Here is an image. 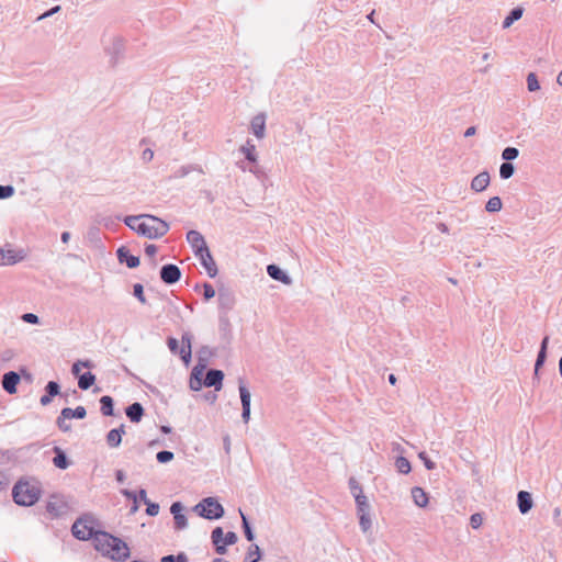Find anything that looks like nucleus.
I'll use <instances>...</instances> for the list:
<instances>
[{"mask_svg":"<svg viewBox=\"0 0 562 562\" xmlns=\"http://www.w3.org/2000/svg\"><path fill=\"white\" fill-rule=\"evenodd\" d=\"M93 546L102 555L114 561H125L130 557L128 546L105 531H97L93 537Z\"/></svg>","mask_w":562,"mask_h":562,"instance_id":"obj_1","label":"nucleus"},{"mask_svg":"<svg viewBox=\"0 0 562 562\" xmlns=\"http://www.w3.org/2000/svg\"><path fill=\"white\" fill-rule=\"evenodd\" d=\"M125 224L137 234L147 238H159L168 232V224L153 215L127 216Z\"/></svg>","mask_w":562,"mask_h":562,"instance_id":"obj_2","label":"nucleus"},{"mask_svg":"<svg viewBox=\"0 0 562 562\" xmlns=\"http://www.w3.org/2000/svg\"><path fill=\"white\" fill-rule=\"evenodd\" d=\"M41 496V488L37 484L21 481L13 487L14 502L22 506H32Z\"/></svg>","mask_w":562,"mask_h":562,"instance_id":"obj_3","label":"nucleus"},{"mask_svg":"<svg viewBox=\"0 0 562 562\" xmlns=\"http://www.w3.org/2000/svg\"><path fill=\"white\" fill-rule=\"evenodd\" d=\"M195 510L200 514V516L207 519H217L221 518L224 514L222 505L212 497L205 498L199 503L195 506Z\"/></svg>","mask_w":562,"mask_h":562,"instance_id":"obj_4","label":"nucleus"},{"mask_svg":"<svg viewBox=\"0 0 562 562\" xmlns=\"http://www.w3.org/2000/svg\"><path fill=\"white\" fill-rule=\"evenodd\" d=\"M212 541L215 546L216 552L218 554L226 553V547L229 544H234L237 541V536L233 531H228L224 535V531L221 527H216L212 531Z\"/></svg>","mask_w":562,"mask_h":562,"instance_id":"obj_5","label":"nucleus"},{"mask_svg":"<svg viewBox=\"0 0 562 562\" xmlns=\"http://www.w3.org/2000/svg\"><path fill=\"white\" fill-rule=\"evenodd\" d=\"M87 415L86 408L83 406H78L76 409L64 408L60 413V416L57 419V424L59 428L64 431H68L70 429L69 425L66 424L67 419L79 418L82 419Z\"/></svg>","mask_w":562,"mask_h":562,"instance_id":"obj_6","label":"nucleus"},{"mask_svg":"<svg viewBox=\"0 0 562 562\" xmlns=\"http://www.w3.org/2000/svg\"><path fill=\"white\" fill-rule=\"evenodd\" d=\"M25 257L23 250L11 247L0 248V266H11L20 262Z\"/></svg>","mask_w":562,"mask_h":562,"instance_id":"obj_7","label":"nucleus"},{"mask_svg":"<svg viewBox=\"0 0 562 562\" xmlns=\"http://www.w3.org/2000/svg\"><path fill=\"white\" fill-rule=\"evenodd\" d=\"M72 535L79 540H89L93 539L94 533L91 526L88 525L87 521L82 519H78L71 528Z\"/></svg>","mask_w":562,"mask_h":562,"instance_id":"obj_8","label":"nucleus"},{"mask_svg":"<svg viewBox=\"0 0 562 562\" xmlns=\"http://www.w3.org/2000/svg\"><path fill=\"white\" fill-rule=\"evenodd\" d=\"M196 256L200 258L202 266L204 267L206 273L214 278L217 274V267L216 263L207 249H202L201 252L196 254Z\"/></svg>","mask_w":562,"mask_h":562,"instance_id":"obj_9","label":"nucleus"},{"mask_svg":"<svg viewBox=\"0 0 562 562\" xmlns=\"http://www.w3.org/2000/svg\"><path fill=\"white\" fill-rule=\"evenodd\" d=\"M180 277V269L176 265H166L161 268L160 278L165 283H176Z\"/></svg>","mask_w":562,"mask_h":562,"instance_id":"obj_10","label":"nucleus"},{"mask_svg":"<svg viewBox=\"0 0 562 562\" xmlns=\"http://www.w3.org/2000/svg\"><path fill=\"white\" fill-rule=\"evenodd\" d=\"M187 239H188L189 244L192 246V248L194 249L195 255L201 252L202 249H207V246L205 244L203 236L196 231H190L187 234Z\"/></svg>","mask_w":562,"mask_h":562,"instance_id":"obj_11","label":"nucleus"},{"mask_svg":"<svg viewBox=\"0 0 562 562\" xmlns=\"http://www.w3.org/2000/svg\"><path fill=\"white\" fill-rule=\"evenodd\" d=\"M239 394L243 405V419L247 423L250 417V393L243 382L239 384Z\"/></svg>","mask_w":562,"mask_h":562,"instance_id":"obj_12","label":"nucleus"},{"mask_svg":"<svg viewBox=\"0 0 562 562\" xmlns=\"http://www.w3.org/2000/svg\"><path fill=\"white\" fill-rule=\"evenodd\" d=\"M20 382V375L10 371L3 375L2 386L9 394L16 393V385Z\"/></svg>","mask_w":562,"mask_h":562,"instance_id":"obj_13","label":"nucleus"},{"mask_svg":"<svg viewBox=\"0 0 562 562\" xmlns=\"http://www.w3.org/2000/svg\"><path fill=\"white\" fill-rule=\"evenodd\" d=\"M179 353L180 358L182 359V361L188 366L190 363V360H191V337L190 335L188 334H184L182 335L181 337V346H180V349L179 351L177 352Z\"/></svg>","mask_w":562,"mask_h":562,"instance_id":"obj_14","label":"nucleus"},{"mask_svg":"<svg viewBox=\"0 0 562 562\" xmlns=\"http://www.w3.org/2000/svg\"><path fill=\"white\" fill-rule=\"evenodd\" d=\"M117 258L120 262H125L128 268H136L139 265V258L131 255L126 247L117 249Z\"/></svg>","mask_w":562,"mask_h":562,"instance_id":"obj_15","label":"nucleus"},{"mask_svg":"<svg viewBox=\"0 0 562 562\" xmlns=\"http://www.w3.org/2000/svg\"><path fill=\"white\" fill-rule=\"evenodd\" d=\"M251 131L257 138L265 137L266 116L263 114H258L251 120Z\"/></svg>","mask_w":562,"mask_h":562,"instance_id":"obj_16","label":"nucleus"},{"mask_svg":"<svg viewBox=\"0 0 562 562\" xmlns=\"http://www.w3.org/2000/svg\"><path fill=\"white\" fill-rule=\"evenodd\" d=\"M224 374L220 370H210L206 373L204 385L207 387L215 386L216 390H220L222 387V381H223Z\"/></svg>","mask_w":562,"mask_h":562,"instance_id":"obj_17","label":"nucleus"},{"mask_svg":"<svg viewBox=\"0 0 562 562\" xmlns=\"http://www.w3.org/2000/svg\"><path fill=\"white\" fill-rule=\"evenodd\" d=\"M125 434L124 425H121L119 428L112 429L106 435V442L110 447L116 448L120 446L122 441V436Z\"/></svg>","mask_w":562,"mask_h":562,"instance_id":"obj_18","label":"nucleus"},{"mask_svg":"<svg viewBox=\"0 0 562 562\" xmlns=\"http://www.w3.org/2000/svg\"><path fill=\"white\" fill-rule=\"evenodd\" d=\"M171 513L173 514L175 525L177 529H183L187 527V518L181 513L182 506L180 503H173L170 508Z\"/></svg>","mask_w":562,"mask_h":562,"instance_id":"obj_19","label":"nucleus"},{"mask_svg":"<svg viewBox=\"0 0 562 562\" xmlns=\"http://www.w3.org/2000/svg\"><path fill=\"white\" fill-rule=\"evenodd\" d=\"M267 272L274 280H278L284 284L291 283L290 277L276 265H269L267 267Z\"/></svg>","mask_w":562,"mask_h":562,"instance_id":"obj_20","label":"nucleus"},{"mask_svg":"<svg viewBox=\"0 0 562 562\" xmlns=\"http://www.w3.org/2000/svg\"><path fill=\"white\" fill-rule=\"evenodd\" d=\"M488 183H490V175L487 172H481L473 178V180L471 182V188L476 192H481L486 189Z\"/></svg>","mask_w":562,"mask_h":562,"instance_id":"obj_21","label":"nucleus"},{"mask_svg":"<svg viewBox=\"0 0 562 562\" xmlns=\"http://www.w3.org/2000/svg\"><path fill=\"white\" fill-rule=\"evenodd\" d=\"M518 507L521 514L528 513L532 507L531 495L526 491L518 493Z\"/></svg>","mask_w":562,"mask_h":562,"instance_id":"obj_22","label":"nucleus"},{"mask_svg":"<svg viewBox=\"0 0 562 562\" xmlns=\"http://www.w3.org/2000/svg\"><path fill=\"white\" fill-rule=\"evenodd\" d=\"M144 415L143 406L139 403H134L126 408V416L133 422L138 423Z\"/></svg>","mask_w":562,"mask_h":562,"instance_id":"obj_23","label":"nucleus"},{"mask_svg":"<svg viewBox=\"0 0 562 562\" xmlns=\"http://www.w3.org/2000/svg\"><path fill=\"white\" fill-rule=\"evenodd\" d=\"M412 497L418 507H426L428 504V495L422 487H413Z\"/></svg>","mask_w":562,"mask_h":562,"instance_id":"obj_24","label":"nucleus"},{"mask_svg":"<svg viewBox=\"0 0 562 562\" xmlns=\"http://www.w3.org/2000/svg\"><path fill=\"white\" fill-rule=\"evenodd\" d=\"M54 451L56 453V456L53 459L54 465L58 469H66L68 467V460L64 451L58 447H55Z\"/></svg>","mask_w":562,"mask_h":562,"instance_id":"obj_25","label":"nucleus"},{"mask_svg":"<svg viewBox=\"0 0 562 562\" xmlns=\"http://www.w3.org/2000/svg\"><path fill=\"white\" fill-rule=\"evenodd\" d=\"M240 150L247 160L254 164L257 161L256 146L250 140H247L246 144L241 146Z\"/></svg>","mask_w":562,"mask_h":562,"instance_id":"obj_26","label":"nucleus"},{"mask_svg":"<svg viewBox=\"0 0 562 562\" xmlns=\"http://www.w3.org/2000/svg\"><path fill=\"white\" fill-rule=\"evenodd\" d=\"M95 381L94 374L91 372L83 373L78 378V386L81 390H88Z\"/></svg>","mask_w":562,"mask_h":562,"instance_id":"obj_27","label":"nucleus"},{"mask_svg":"<svg viewBox=\"0 0 562 562\" xmlns=\"http://www.w3.org/2000/svg\"><path fill=\"white\" fill-rule=\"evenodd\" d=\"M63 503L58 499L49 501L46 505V510L52 518H56L61 514Z\"/></svg>","mask_w":562,"mask_h":562,"instance_id":"obj_28","label":"nucleus"},{"mask_svg":"<svg viewBox=\"0 0 562 562\" xmlns=\"http://www.w3.org/2000/svg\"><path fill=\"white\" fill-rule=\"evenodd\" d=\"M548 342H549V338L544 337L542 340V344H541L540 351L537 357L536 366H535L536 373L538 372L539 368L543 364V362L546 360Z\"/></svg>","mask_w":562,"mask_h":562,"instance_id":"obj_29","label":"nucleus"},{"mask_svg":"<svg viewBox=\"0 0 562 562\" xmlns=\"http://www.w3.org/2000/svg\"><path fill=\"white\" fill-rule=\"evenodd\" d=\"M101 412L104 416L113 415V400L111 396L104 395L100 400Z\"/></svg>","mask_w":562,"mask_h":562,"instance_id":"obj_30","label":"nucleus"},{"mask_svg":"<svg viewBox=\"0 0 562 562\" xmlns=\"http://www.w3.org/2000/svg\"><path fill=\"white\" fill-rule=\"evenodd\" d=\"M522 15V9L516 8L514 9L509 15L504 20L503 27H509L515 21L519 20Z\"/></svg>","mask_w":562,"mask_h":562,"instance_id":"obj_31","label":"nucleus"},{"mask_svg":"<svg viewBox=\"0 0 562 562\" xmlns=\"http://www.w3.org/2000/svg\"><path fill=\"white\" fill-rule=\"evenodd\" d=\"M260 560V549L257 544H251L248 549L244 562H258Z\"/></svg>","mask_w":562,"mask_h":562,"instance_id":"obj_32","label":"nucleus"},{"mask_svg":"<svg viewBox=\"0 0 562 562\" xmlns=\"http://www.w3.org/2000/svg\"><path fill=\"white\" fill-rule=\"evenodd\" d=\"M396 469L398 472L403 474H407L411 472V463L409 461L404 457H398L395 461Z\"/></svg>","mask_w":562,"mask_h":562,"instance_id":"obj_33","label":"nucleus"},{"mask_svg":"<svg viewBox=\"0 0 562 562\" xmlns=\"http://www.w3.org/2000/svg\"><path fill=\"white\" fill-rule=\"evenodd\" d=\"M502 205V200L498 196H493L487 201L485 209L487 212H498Z\"/></svg>","mask_w":562,"mask_h":562,"instance_id":"obj_34","label":"nucleus"},{"mask_svg":"<svg viewBox=\"0 0 562 562\" xmlns=\"http://www.w3.org/2000/svg\"><path fill=\"white\" fill-rule=\"evenodd\" d=\"M514 173V166L510 162L502 164L499 168V175L503 179H508Z\"/></svg>","mask_w":562,"mask_h":562,"instance_id":"obj_35","label":"nucleus"},{"mask_svg":"<svg viewBox=\"0 0 562 562\" xmlns=\"http://www.w3.org/2000/svg\"><path fill=\"white\" fill-rule=\"evenodd\" d=\"M517 156H518V149L515 147H507L502 153L503 159H505L507 161H510V160L517 158Z\"/></svg>","mask_w":562,"mask_h":562,"instance_id":"obj_36","label":"nucleus"},{"mask_svg":"<svg viewBox=\"0 0 562 562\" xmlns=\"http://www.w3.org/2000/svg\"><path fill=\"white\" fill-rule=\"evenodd\" d=\"M527 85H528L529 91H537L540 89V85L538 82L537 76L533 72L528 75Z\"/></svg>","mask_w":562,"mask_h":562,"instance_id":"obj_37","label":"nucleus"},{"mask_svg":"<svg viewBox=\"0 0 562 562\" xmlns=\"http://www.w3.org/2000/svg\"><path fill=\"white\" fill-rule=\"evenodd\" d=\"M240 515H241V519H243V527H244L245 536L248 541H252L254 535H252L251 528L249 526V522H248L246 516L241 512H240Z\"/></svg>","mask_w":562,"mask_h":562,"instance_id":"obj_38","label":"nucleus"},{"mask_svg":"<svg viewBox=\"0 0 562 562\" xmlns=\"http://www.w3.org/2000/svg\"><path fill=\"white\" fill-rule=\"evenodd\" d=\"M156 458H157L158 462L166 463L173 459V453L170 451L164 450V451L158 452Z\"/></svg>","mask_w":562,"mask_h":562,"instance_id":"obj_39","label":"nucleus"},{"mask_svg":"<svg viewBox=\"0 0 562 562\" xmlns=\"http://www.w3.org/2000/svg\"><path fill=\"white\" fill-rule=\"evenodd\" d=\"M82 367L83 368H90L91 363L89 361H77V362H75L74 366H72V369H71L72 373L79 378V375H80L79 372H80Z\"/></svg>","mask_w":562,"mask_h":562,"instance_id":"obj_40","label":"nucleus"},{"mask_svg":"<svg viewBox=\"0 0 562 562\" xmlns=\"http://www.w3.org/2000/svg\"><path fill=\"white\" fill-rule=\"evenodd\" d=\"M470 524L472 528L477 529L483 524V517L480 514H473L470 518Z\"/></svg>","mask_w":562,"mask_h":562,"instance_id":"obj_41","label":"nucleus"},{"mask_svg":"<svg viewBox=\"0 0 562 562\" xmlns=\"http://www.w3.org/2000/svg\"><path fill=\"white\" fill-rule=\"evenodd\" d=\"M13 193L14 189L11 186H0V199L10 198Z\"/></svg>","mask_w":562,"mask_h":562,"instance_id":"obj_42","label":"nucleus"},{"mask_svg":"<svg viewBox=\"0 0 562 562\" xmlns=\"http://www.w3.org/2000/svg\"><path fill=\"white\" fill-rule=\"evenodd\" d=\"M357 505L361 512H364V507L368 506L367 498L362 493L355 494Z\"/></svg>","mask_w":562,"mask_h":562,"instance_id":"obj_43","label":"nucleus"},{"mask_svg":"<svg viewBox=\"0 0 562 562\" xmlns=\"http://www.w3.org/2000/svg\"><path fill=\"white\" fill-rule=\"evenodd\" d=\"M46 391H47L48 395L54 396V395L58 394L59 385L56 382L50 381L46 385Z\"/></svg>","mask_w":562,"mask_h":562,"instance_id":"obj_44","label":"nucleus"},{"mask_svg":"<svg viewBox=\"0 0 562 562\" xmlns=\"http://www.w3.org/2000/svg\"><path fill=\"white\" fill-rule=\"evenodd\" d=\"M134 295L144 304L146 303V299L143 293L142 284L137 283L134 285Z\"/></svg>","mask_w":562,"mask_h":562,"instance_id":"obj_45","label":"nucleus"},{"mask_svg":"<svg viewBox=\"0 0 562 562\" xmlns=\"http://www.w3.org/2000/svg\"><path fill=\"white\" fill-rule=\"evenodd\" d=\"M168 347L171 352L177 353L180 349L179 341L176 338L168 339Z\"/></svg>","mask_w":562,"mask_h":562,"instance_id":"obj_46","label":"nucleus"},{"mask_svg":"<svg viewBox=\"0 0 562 562\" xmlns=\"http://www.w3.org/2000/svg\"><path fill=\"white\" fill-rule=\"evenodd\" d=\"M22 319L26 323H30V324H37L38 323V317L35 315V314H32V313H26L22 316Z\"/></svg>","mask_w":562,"mask_h":562,"instance_id":"obj_47","label":"nucleus"},{"mask_svg":"<svg viewBox=\"0 0 562 562\" xmlns=\"http://www.w3.org/2000/svg\"><path fill=\"white\" fill-rule=\"evenodd\" d=\"M214 295H215L214 288L211 284H204V297L206 300H210V299L214 297Z\"/></svg>","mask_w":562,"mask_h":562,"instance_id":"obj_48","label":"nucleus"},{"mask_svg":"<svg viewBox=\"0 0 562 562\" xmlns=\"http://www.w3.org/2000/svg\"><path fill=\"white\" fill-rule=\"evenodd\" d=\"M419 458L424 461V464L428 470L435 469V463L427 458L425 452H420Z\"/></svg>","mask_w":562,"mask_h":562,"instance_id":"obj_49","label":"nucleus"},{"mask_svg":"<svg viewBox=\"0 0 562 562\" xmlns=\"http://www.w3.org/2000/svg\"><path fill=\"white\" fill-rule=\"evenodd\" d=\"M360 525H361L363 531H367L370 528L371 521H370L369 517H367L366 514H362L360 516Z\"/></svg>","mask_w":562,"mask_h":562,"instance_id":"obj_50","label":"nucleus"},{"mask_svg":"<svg viewBox=\"0 0 562 562\" xmlns=\"http://www.w3.org/2000/svg\"><path fill=\"white\" fill-rule=\"evenodd\" d=\"M145 252L149 257H155L157 252V247L154 244H149L145 247Z\"/></svg>","mask_w":562,"mask_h":562,"instance_id":"obj_51","label":"nucleus"},{"mask_svg":"<svg viewBox=\"0 0 562 562\" xmlns=\"http://www.w3.org/2000/svg\"><path fill=\"white\" fill-rule=\"evenodd\" d=\"M142 158L144 161H150L154 158V151L149 148L143 151Z\"/></svg>","mask_w":562,"mask_h":562,"instance_id":"obj_52","label":"nucleus"},{"mask_svg":"<svg viewBox=\"0 0 562 562\" xmlns=\"http://www.w3.org/2000/svg\"><path fill=\"white\" fill-rule=\"evenodd\" d=\"M146 512L150 516H155L159 512V506L157 504H149Z\"/></svg>","mask_w":562,"mask_h":562,"instance_id":"obj_53","label":"nucleus"},{"mask_svg":"<svg viewBox=\"0 0 562 562\" xmlns=\"http://www.w3.org/2000/svg\"><path fill=\"white\" fill-rule=\"evenodd\" d=\"M60 10V7L59 5H56L54 7L53 9H50L49 11L43 13L42 15L38 16V20H42V19H45L56 12H58Z\"/></svg>","mask_w":562,"mask_h":562,"instance_id":"obj_54","label":"nucleus"},{"mask_svg":"<svg viewBox=\"0 0 562 562\" xmlns=\"http://www.w3.org/2000/svg\"><path fill=\"white\" fill-rule=\"evenodd\" d=\"M350 487L353 491V494H357L356 492L362 493L361 487L358 485L357 481L353 479L350 480Z\"/></svg>","mask_w":562,"mask_h":562,"instance_id":"obj_55","label":"nucleus"},{"mask_svg":"<svg viewBox=\"0 0 562 562\" xmlns=\"http://www.w3.org/2000/svg\"><path fill=\"white\" fill-rule=\"evenodd\" d=\"M475 133H476V128L474 126H471L465 131L464 136L470 137V136H473Z\"/></svg>","mask_w":562,"mask_h":562,"instance_id":"obj_56","label":"nucleus"},{"mask_svg":"<svg viewBox=\"0 0 562 562\" xmlns=\"http://www.w3.org/2000/svg\"><path fill=\"white\" fill-rule=\"evenodd\" d=\"M175 561H177V562H188V558H187L186 554L180 553L177 557H175Z\"/></svg>","mask_w":562,"mask_h":562,"instance_id":"obj_57","label":"nucleus"},{"mask_svg":"<svg viewBox=\"0 0 562 562\" xmlns=\"http://www.w3.org/2000/svg\"><path fill=\"white\" fill-rule=\"evenodd\" d=\"M50 397H52V396H50V395H48V394H47V395L42 396V397H41V404H42V405H47V404H49V403H50Z\"/></svg>","mask_w":562,"mask_h":562,"instance_id":"obj_58","label":"nucleus"},{"mask_svg":"<svg viewBox=\"0 0 562 562\" xmlns=\"http://www.w3.org/2000/svg\"><path fill=\"white\" fill-rule=\"evenodd\" d=\"M69 238H70V234H69L68 232H64V233L61 234V240H63V243H68Z\"/></svg>","mask_w":562,"mask_h":562,"instance_id":"obj_59","label":"nucleus"},{"mask_svg":"<svg viewBox=\"0 0 562 562\" xmlns=\"http://www.w3.org/2000/svg\"><path fill=\"white\" fill-rule=\"evenodd\" d=\"M175 557L173 555H167L161 559V562H173Z\"/></svg>","mask_w":562,"mask_h":562,"instance_id":"obj_60","label":"nucleus"},{"mask_svg":"<svg viewBox=\"0 0 562 562\" xmlns=\"http://www.w3.org/2000/svg\"><path fill=\"white\" fill-rule=\"evenodd\" d=\"M389 381H390V383H391V384H393V385H394V384L396 383V378H395V375H394V374H390V375H389Z\"/></svg>","mask_w":562,"mask_h":562,"instance_id":"obj_61","label":"nucleus"},{"mask_svg":"<svg viewBox=\"0 0 562 562\" xmlns=\"http://www.w3.org/2000/svg\"><path fill=\"white\" fill-rule=\"evenodd\" d=\"M557 81H558L559 85L562 86V70L559 72Z\"/></svg>","mask_w":562,"mask_h":562,"instance_id":"obj_62","label":"nucleus"},{"mask_svg":"<svg viewBox=\"0 0 562 562\" xmlns=\"http://www.w3.org/2000/svg\"><path fill=\"white\" fill-rule=\"evenodd\" d=\"M559 371L562 375V357L560 358V361H559Z\"/></svg>","mask_w":562,"mask_h":562,"instance_id":"obj_63","label":"nucleus"},{"mask_svg":"<svg viewBox=\"0 0 562 562\" xmlns=\"http://www.w3.org/2000/svg\"><path fill=\"white\" fill-rule=\"evenodd\" d=\"M373 15H374V11H372V12L368 15V19H369L371 22H374V21H373Z\"/></svg>","mask_w":562,"mask_h":562,"instance_id":"obj_64","label":"nucleus"}]
</instances>
